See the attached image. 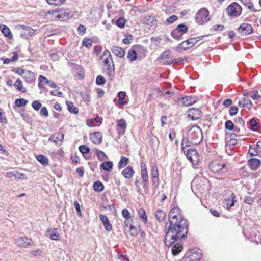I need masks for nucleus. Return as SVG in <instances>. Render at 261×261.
<instances>
[{
	"instance_id": "4468645a",
	"label": "nucleus",
	"mask_w": 261,
	"mask_h": 261,
	"mask_svg": "<svg viewBox=\"0 0 261 261\" xmlns=\"http://www.w3.org/2000/svg\"><path fill=\"white\" fill-rule=\"evenodd\" d=\"M117 126L118 134L120 135H123L126 128V121L123 119H121L117 121Z\"/></svg>"
},
{
	"instance_id": "de8ad7c7",
	"label": "nucleus",
	"mask_w": 261,
	"mask_h": 261,
	"mask_svg": "<svg viewBox=\"0 0 261 261\" xmlns=\"http://www.w3.org/2000/svg\"><path fill=\"white\" fill-rule=\"evenodd\" d=\"M15 103L18 107H23L26 105L27 100L23 98L17 99L15 100Z\"/></svg>"
},
{
	"instance_id": "0eeeda50",
	"label": "nucleus",
	"mask_w": 261,
	"mask_h": 261,
	"mask_svg": "<svg viewBox=\"0 0 261 261\" xmlns=\"http://www.w3.org/2000/svg\"><path fill=\"white\" fill-rule=\"evenodd\" d=\"M202 257V252L199 249H192L187 253L185 261H199Z\"/></svg>"
},
{
	"instance_id": "a19ab883",
	"label": "nucleus",
	"mask_w": 261,
	"mask_h": 261,
	"mask_svg": "<svg viewBox=\"0 0 261 261\" xmlns=\"http://www.w3.org/2000/svg\"><path fill=\"white\" fill-rule=\"evenodd\" d=\"M127 58L131 61H135L137 59V54H136V52L134 50H133V49L130 50L128 52Z\"/></svg>"
},
{
	"instance_id": "bf43d9fd",
	"label": "nucleus",
	"mask_w": 261,
	"mask_h": 261,
	"mask_svg": "<svg viewBox=\"0 0 261 261\" xmlns=\"http://www.w3.org/2000/svg\"><path fill=\"white\" fill-rule=\"evenodd\" d=\"M32 106L34 110L38 111L41 108L42 104L39 101L35 100L32 103Z\"/></svg>"
},
{
	"instance_id": "e433bc0d",
	"label": "nucleus",
	"mask_w": 261,
	"mask_h": 261,
	"mask_svg": "<svg viewBox=\"0 0 261 261\" xmlns=\"http://www.w3.org/2000/svg\"><path fill=\"white\" fill-rule=\"evenodd\" d=\"M93 187L94 190L97 192H101L104 189L103 185L101 182H100L99 181H96L93 184Z\"/></svg>"
},
{
	"instance_id": "6e6552de",
	"label": "nucleus",
	"mask_w": 261,
	"mask_h": 261,
	"mask_svg": "<svg viewBox=\"0 0 261 261\" xmlns=\"http://www.w3.org/2000/svg\"><path fill=\"white\" fill-rule=\"evenodd\" d=\"M198 40L196 38H190L187 40L181 42L179 45L176 48V51H181L190 49L194 46L197 42Z\"/></svg>"
},
{
	"instance_id": "49530a36",
	"label": "nucleus",
	"mask_w": 261,
	"mask_h": 261,
	"mask_svg": "<svg viewBox=\"0 0 261 261\" xmlns=\"http://www.w3.org/2000/svg\"><path fill=\"white\" fill-rule=\"evenodd\" d=\"M176 29L181 33L182 36L188 31V28L183 24L178 25Z\"/></svg>"
},
{
	"instance_id": "4d7b16f0",
	"label": "nucleus",
	"mask_w": 261,
	"mask_h": 261,
	"mask_svg": "<svg viewBox=\"0 0 261 261\" xmlns=\"http://www.w3.org/2000/svg\"><path fill=\"white\" fill-rule=\"evenodd\" d=\"M225 127L227 130H232L234 128V124L231 120H227L225 123Z\"/></svg>"
},
{
	"instance_id": "e2e57ef3",
	"label": "nucleus",
	"mask_w": 261,
	"mask_h": 261,
	"mask_svg": "<svg viewBox=\"0 0 261 261\" xmlns=\"http://www.w3.org/2000/svg\"><path fill=\"white\" fill-rule=\"evenodd\" d=\"M106 83L105 79L101 75H98L96 78V83L97 85H103Z\"/></svg>"
},
{
	"instance_id": "338daca9",
	"label": "nucleus",
	"mask_w": 261,
	"mask_h": 261,
	"mask_svg": "<svg viewBox=\"0 0 261 261\" xmlns=\"http://www.w3.org/2000/svg\"><path fill=\"white\" fill-rule=\"evenodd\" d=\"M30 254L34 256L41 255L42 254V251L39 249L32 250L30 252Z\"/></svg>"
},
{
	"instance_id": "ea45409f",
	"label": "nucleus",
	"mask_w": 261,
	"mask_h": 261,
	"mask_svg": "<svg viewBox=\"0 0 261 261\" xmlns=\"http://www.w3.org/2000/svg\"><path fill=\"white\" fill-rule=\"evenodd\" d=\"M139 216L141 219L146 223L147 221V217L144 209H140L138 212Z\"/></svg>"
},
{
	"instance_id": "c756f323",
	"label": "nucleus",
	"mask_w": 261,
	"mask_h": 261,
	"mask_svg": "<svg viewBox=\"0 0 261 261\" xmlns=\"http://www.w3.org/2000/svg\"><path fill=\"white\" fill-rule=\"evenodd\" d=\"M100 167L106 171H110L113 167V163L111 161H106L100 164Z\"/></svg>"
},
{
	"instance_id": "dca6fc26",
	"label": "nucleus",
	"mask_w": 261,
	"mask_h": 261,
	"mask_svg": "<svg viewBox=\"0 0 261 261\" xmlns=\"http://www.w3.org/2000/svg\"><path fill=\"white\" fill-rule=\"evenodd\" d=\"M90 138L94 143L99 144L101 143L102 135L100 132H94L90 135Z\"/></svg>"
},
{
	"instance_id": "37998d69",
	"label": "nucleus",
	"mask_w": 261,
	"mask_h": 261,
	"mask_svg": "<svg viewBox=\"0 0 261 261\" xmlns=\"http://www.w3.org/2000/svg\"><path fill=\"white\" fill-rule=\"evenodd\" d=\"M159 171L158 167L155 165H153L151 167V177L152 178L159 177Z\"/></svg>"
},
{
	"instance_id": "1a4fd4ad",
	"label": "nucleus",
	"mask_w": 261,
	"mask_h": 261,
	"mask_svg": "<svg viewBox=\"0 0 261 261\" xmlns=\"http://www.w3.org/2000/svg\"><path fill=\"white\" fill-rule=\"evenodd\" d=\"M186 155L193 165H197L199 161L197 151L195 149H188Z\"/></svg>"
},
{
	"instance_id": "774afa93",
	"label": "nucleus",
	"mask_w": 261,
	"mask_h": 261,
	"mask_svg": "<svg viewBox=\"0 0 261 261\" xmlns=\"http://www.w3.org/2000/svg\"><path fill=\"white\" fill-rule=\"evenodd\" d=\"M122 215L123 217L126 219L129 218L130 213L127 209H124L122 211Z\"/></svg>"
},
{
	"instance_id": "7ed1b4c3",
	"label": "nucleus",
	"mask_w": 261,
	"mask_h": 261,
	"mask_svg": "<svg viewBox=\"0 0 261 261\" xmlns=\"http://www.w3.org/2000/svg\"><path fill=\"white\" fill-rule=\"evenodd\" d=\"M100 58L103 59L104 64L107 66L109 76L113 75L114 72V64L110 52L108 50H105Z\"/></svg>"
},
{
	"instance_id": "09e8293b",
	"label": "nucleus",
	"mask_w": 261,
	"mask_h": 261,
	"mask_svg": "<svg viewBox=\"0 0 261 261\" xmlns=\"http://www.w3.org/2000/svg\"><path fill=\"white\" fill-rule=\"evenodd\" d=\"M241 2L247 7L249 9L253 8V4L251 0H240Z\"/></svg>"
},
{
	"instance_id": "864d4df0",
	"label": "nucleus",
	"mask_w": 261,
	"mask_h": 261,
	"mask_svg": "<svg viewBox=\"0 0 261 261\" xmlns=\"http://www.w3.org/2000/svg\"><path fill=\"white\" fill-rule=\"evenodd\" d=\"M95 154L101 161L104 160L107 158L106 154L103 152L98 150H96Z\"/></svg>"
},
{
	"instance_id": "7c9ffc66",
	"label": "nucleus",
	"mask_w": 261,
	"mask_h": 261,
	"mask_svg": "<svg viewBox=\"0 0 261 261\" xmlns=\"http://www.w3.org/2000/svg\"><path fill=\"white\" fill-rule=\"evenodd\" d=\"M0 28L1 29L2 32L4 35L5 36L8 37L9 38H12V35L11 33L9 28L8 27H7L5 25H3L2 26H1Z\"/></svg>"
},
{
	"instance_id": "9d476101",
	"label": "nucleus",
	"mask_w": 261,
	"mask_h": 261,
	"mask_svg": "<svg viewBox=\"0 0 261 261\" xmlns=\"http://www.w3.org/2000/svg\"><path fill=\"white\" fill-rule=\"evenodd\" d=\"M197 101V99L195 97L192 96H186L182 98L179 99L177 101V104L178 106H189L192 105Z\"/></svg>"
},
{
	"instance_id": "f3484780",
	"label": "nucleus",
	"mask_w": 261,
	"mask_h": 261,
	"mask_svg": "<svg viewBox=\"0 0 261 261\" xmlns=\"http://www.w3.org/2000/svg\"><path fill=\"white\" fill-rule=\"evenodd\" d=\"M63 139L64 135L61 133H56L50 138V139L54 142L57 145H61L62 144Z\"/></svg>"
},
{
	"instance_id": "6ab92c4d",
	"label": "nucleus",
	"mask_w": 261,
	"mask_h": 261,
	"mask_svg": "<svg viewBox=\"0 0 261 261\" xmlns=\"http://www.w3.org/2000/svg\"><path fill=\"white\" fill-rule=\"evenodd\" d=\"M34 34V30L30 27H25L21 33V36L24 38H28Z\"/></svg>"
},
{
	"instance_id": "b1692460",
	"label": "nucleus",
	"mask_w": 261,
	"mask_h": 261,
	"mask_svg": "<svg viewBox=\"0 0 261 261\" xmlns=\"http://www.w3.org/2000/svg\"><path fill=\"white\" fill-rule=\"evenodd\" d=\"M122 174L125 178H130L133 176L134 171L132 166H128L122 171Z\"/></svg>"
},
{
	"instance_id": "2f4dec72",
	"label": "nucleus",
	"mask_w": 261,
	"mask_h": 261,
	"mask_svg": "<svg viewBox=\"0 0 261 261\" xmlns=\"http://www.w3.org/2000/svg\"><path fill=\"white\" fill-rule=\"evenodd\" d=\"M14 86L19 91L25 92L26 91V89L23 87L22 81L20 80H17L15 82Z\"/></svg>"
},
{
	"instance_id": "603ef678",
	"label": "nucleus",
	"mask_w": 261,
	"mask_h": 261,
	"mask_svg": "<svg viewBox=\"0 0 261 261\" xmlns=\"http://www.w3.org/2000/svg\"><path fill=\"white\" fill-rule=\"evenodd\" d=\"M92 43L93 41L91 39L86 38H85L82 42L83 45L87 48L90 47L92 46Z\"/></svg>"
},
{
	"instance_id": "3c124183",
	"label": "nucleus",
	"mask_w": 261,
	"mask_h": 261,
	"mask_svg": "<svg viewBox=\"0 0 261 261\" xmlns=\"http://www.w3.org/2000/svg\"><path fill=\"white\" fill-rule=\"evenodd\" d=\"M231 199H228L226 200V204L227 206H229V207H232L234 205L235 196L233 193L231 194Z\"/></svg>"
},
{
	"instance_id": "f8f14e48",
	"label": "nucleus",
	"mask_w": 261,
	"mask_h": 261,
	"mask_svg": "<svg viewBox=\"0 0 261 261\" xmlns=\"http://www.w3.org/2000/svg\"><path fill=\"white\" fill-rule=\"evenodd\" d=\"M253 28L252 26L248 23H242L238 28V32L242 36H247L251 34Z\"/></svg>"
},
{
	"instance_id": "69168bd1",
	"label": "nucleus",
	"mask_w": 261,
	"mask_h": 261,
	"mask_svg": "<svg viewBox=\"0 0 261 261\" xmlns=\"http://www.w3.org/2000/svg\"><path fill=\"white\" fill-rule=\"evenodd\" d=\"M40 115L45 117H47L48 116V111L46 107H43L41 108L40 111Z\"/></svg>"
},
{
	"instance_id": "680f3d73",
	"label": "nucleus",
	"mask_w": 261,
	"mask_h": 261,
	"mask_svg": "<svg viewBox=\"0 0 261 261\" xmlns=\"http://www.w3.org/2000/svg\"><path fill=\"white\" fill-rule=\"evenodd\" d=\"M177 19V17L175 15H173L166 19V22L168 24H170L175 21Z\"/></svg>"
},
{
	"instance_id": "f704fd0d",
	"label": "nucleus",
	"mask_w": 261,
	"mask_h": 261,
	"mask_svg": "<svg viewBox=\"0 0 261 261\" xmlns=\"http://www.w3.org/2000/svg\"><path fill=\"white\" fill-rule=\"evenodd\" d=\"M36 159L43 165H47L48 164V158L43 155L40 154L36 156Z\"/></svg>"
},
{
	"instance_id": "13d9d810",
	"label": "nucleus",
	"mask_w": 261,
	"mask_h": 261,
	"mask_svg": "<svg viewBox=\"0 0 261 261\" xmlns=\"http://www.w3.org/2000/svg\"><path fill=\"white\" fill-rule=\"evenodd\" d=\"M79 150L82 154L88 153L90 152V149L86 145H81L79 147Z\"/></svg>"
},
{
	"instance_id": "423d86ee",
	"label": "nucleus",
	"mask_w": 261,
	"mask_h": 261,
	"mask_svg": "<svg viewBox=\"0 0 261 261\" xmlns=\"http://www.w3.org/2000/svg\"><path fill=\"white\" fill-rule=\"evenodd\" d=\"M226 11L229 16L237 17L241 15L242 8L237 3L234 2L227 7Z\"/></svg>"
},
{
	"instance_id": "8fccbe9b",
	"label": "nucleus",
	"mask_w": 261,
	"mask_h": 261,
	"mask_svg": "<svg viewBox=\"0 0 261 261\" xmlns=\"http://www.w3.org/2000/svg\"><path fill=\"white\" fill-rule=\"evenodd\" d=\"M126 20L123 17H120L116 21V25L119 28H123L125 26Z\"/></svg>"
},
{
	"instance_id": "052dcab7",
	"label": "nucleus",
	"mask_w": 261,
	"mask_h": 261,
	"mask_svg": "<svg viewBox=\"0 0 261 261\" xmlns=\"http://www.w3.org/2000/svg\"><path fill=\"white\" fill-rule=\"evenodd\" d=\"M244 201L248 204L251 205L253 203L254 198L249 196H246L244 197Z\"/></svg>"
},
{
	"instance_id": "f257e3e1",
	"label": "nucleus",
	"mask_w": 261,
	"mask_h": 261,
	"mask_svg": "<svg viewBox=\"0 0 261 261\" xmlns=\"http://www.w3.org/2000/svg\"><path fill=\"white\" fill-rule=\"evenodd\" d=\"M169 225L166 227L165 243L167 247H171L175 242H181L188 233L187 220L177 207L172 209L168 215Z\"/></svg>"
},
{
	"instance_id": "9b49d317",
	"label": "nucleus",
	"mask_w": 261,
	"mask_h": 261,
	"mask_svg": "<svg viewBox=\"0 0 261 261\" xmlns=\"http://www.w3.org/2000/svg\"><path fill=\"white\" fill-rule=\"evenodd\" d=\"M237 136L235 133H229L227 134L226 139L227 140L226 145V151L227 152V149L231 148V146L236 145L238 141L236 139L234 138Z\"/></svg>"
},
{
	"instance_id": "58836bf2",
	"label": "nucleus",
	"mask_w": 261,
	"mask_h": 261,
	"mask_svg": "<svg viewBox=\"0 0 261 261\" xmlns=\"http://www.w3.org/2000/svg\"><path fill=\"white\" fill-rule=\"evenodd\" d=\"M171 36L174 38H175V39L178 40H180L182 37L181 33H180L176 29H174L171 32Z\"/></svg>"
},
{
	"instance_id": "39448f33",
	"label": "nucleus",
	"mask_w": 261,
	"mask_h": 261,
	"mask_svg": "<svg viewBox=\"0 0 261 261\" xmlns=\"http://www.w3.org/2000/svg\"><path fill=\"white\" fill-rule=\"evenodd\" d=\"M195 19L196 22L200 25L207 22L210 20L208 10L205 8H201L196 13Z\"/></svg>"
},
{
	"instance_id": "a211bd4d",
	"label": "nucleus",
	"mask_w": 261,
	"mask_h": 261,
	"mask_svg": "<svg viewBox=\"0 0 261 261\" xmlns=\"http://www.w3.org/2000/svg\"><path fill=\"white\" fill-rule=\"evenodd\" d=\"M99 219L102 222L106 230L108 231H111L112 227L108 219V217L106 215H100Z\"/></svg>"
},
{
	"instance_id": "473e14b6",
	"label": "nucleus",
	"mask_w": 261,
	"mask_h": 261,
	"mask_svg": "<svg viewBox=\"0 0 261 261\" xmlns=\"http://www.w3.org/2000/svg\"><path fill=\"white\" fill-rule=\"evenodd\" d=\"M23 78L27 82H31L34 79V73L29 70H27L25 74L23 75Z\"/></svg>"
},
{
	"instance_id": "393cba45",
	"label": "nucleus",
	"mask_w": 261,
	"mask_h": 261,
	"mask_svg": "<svg viewBox=\"0 0 261 261\" xmlns=\"http://www.w3.org/2000/svg\"><path fill=\"white\" fill-rule=\"evenodd\" d=\"M111 51L114 54L120 58H122L125 55L124 50L119 47L114 46L112 48Z\"/></svg>"
},
{
	"instance_id": "c03bdc74",
	"label": "nucleus",
	"mask_w": 261,
	"mask_h": 261,
	"mask_svg": "<svg viewBox=\"0 0 261 261\" xmlns=\"http://www.w3.org/2000/svg\"><path fill=\"white\" fill-rule=\"evenodd\" d=\"M128 161V158L126 157L121 158L118 165L119 168H121L125 167L127 165Z\"/></svg>"
},
{
	"instance_id": "72a5a7b5",
	"label": "nucleus",
	"mask_w": 261,
	"mask_h": 261,
	"mask_svg": "<svg viewBox=\"0 0 261 261\" xmlns=\"http://www.w3.org/2000/svg\"><path fill=\"white\" fill-rule=\"evenodd\" d=\"M128 230L127 231L132 236H135L138 234L139 232V229L137 227L133 226L130 224L128 228Z\"/></svg>"
},
{
	"instance_id": "2eb2a0df",
	"label": "nucleus",
	"mask_w": 261,
	"mask_h": 261,
	"mask_svg": "<svg viewBox=\"0 0 261 261\" xmlns=\"http://www.w3.org/2000/svg\"><path fill=\"white\" fill-rule=\"evenodd\" d=\"M143 188L146 191L149 190V180L147 170H141Z\"/></svg>"
},
{
	"instance_id": "bb28decb",
	"label": "nucleus",
	"mask_w": 261,
	"mask_h": 261,
	"mask_svg": "<svg viewBox=\"0 0 261 261\" xmlns=\"http://www.w3.org/2000/svg\"><path fill=\"white\" fill-rule=\"evenodd\" d=\"M240 107H245L250 109L252 106L251 101L249 98H243L242 100L239 102Z\"/></svg>"
},
{
	"instance_id": "cd10ccee",
	"label": "nucleus",
	"mask_w": 261,
	"mask_h": 261,
	"mask_svg": "<svg viewBox=\"0 0 261 261\" xmlns=\"http://www.w3.org/2000/svg\"><path fill=\"white\" fill-rule=\"evenodd\" d=\"M66 105L67 106L68 110L73 114H77L79 112V109L74 106L73 103L70 101H66Z\"/></svg>"
},
{
	"instance_id": "ddd939ff",
	"label": "nucleus",
	"mask_w": 261,
	"mask_h": 261,
	"mask_svg": "<svg viewBox=\"0 0 261 261\" xmlns=\"http://www.w3.org/2000/svg\"><path fill=\"white\" fill-rule=\"evenodd\" d=\"M188 116L191 120L198 119L202 115L201 111L198 109H190L188 111Z\"/></svg>"
},
{
	"instance_id": "5fc2aeb1",
	"label": "nucleus",
	"mask_w": 261,
	"mask_h": 261,
	"mask_svg": "<svg viewBox=\"0 0 261 261\" xmlns=\"http://www.w3.org/2000/svg\"><path fill=\"white\" fill-rule=\"evenodd\" d=\"M50 232L51 233L50 235V238L52 240H59V235L58 234V232L56 230V229H54L53 232H51V231H50Z\"/></svg>"
},
{
	"instance_id": "4c0bfd02",
	"label": "nucleus",
	"mask_w": 261,
	"mask_h": 261,
	"mask_svg": "<svg viewBox=\"0 0 261 261\" xmlns=\"http://www.w3.org/2000/svg\"><path fill=\"white\" fill-rule=\"evenodd\" d=\"M66 0H46V2L51 5L60 6L62 5Z\"/></svg>"
},
{
	"instance_id": "a878e982",
	"label": "nucleus",
	"mask_w": 261,
	"mask_h": 261,
	"mask_svg": "<svg viewBox=\"0 0 261 261\" xmlns=\"http://www.w3.org/2000/svg\"><path fill=\"white\" fill-rule=\"evenodd\" d=\"M155 21L154 17L151 15L145 16L142 20L143 23L148 25H154L155 23Z\"/></svg>"
},
{
	"instance_id": "a18cd8bd",
	"label": "nucleus",
	"mask_w": 261,
	"mask_h": 261,
	"mask_svg": "<svg viewBox=\"0 0 261 261\" xmlns=\"http://www.w3.org/2000/svg\"><path fill=\"white\" fill-rule=\"evenodd\" d=\"M249 124L251 129L253 131H256L257 129V123L256 120L254 118L251 119L249 121Z\"/></svg>"
},
{
	"instance_id": "6e6d98bb",
	"label": "nucleus",
	"mask_w": 261,
	"mask_h": 261,
	"mask_svg": "<svg viewBox=\"0 0 261 261\" xmlns=\"http://www.w3.org/2000/svg\"><path fill=\"white\" fill-rule=\"evenodd\" d=\"M42 79L44 80L45 83L47 84L50 87L55 88L57 87V85L53 81H49L46 77L44 76H42L41 77Z\"/></svg>"
},
{
	"instance_id": "f03ea898",
	"label": "nucleus",
	"mask_w": 261,
	"mask_h": 261,
	"mask_svg": "<svg viewBox=\"0 0 261 261\" xmlns=\"http://www.w3.org/2000/svg\"><path fill=\"white\" fill-rule=\"evenodd\" d=\"M187 140L193 144H199L203 139L201 129L197 125L191 127L187 134Z\"/></svg>"
},
{
	"instance_id": "79ce46f5",
	"label": "nucleus",
	"mask_w": 261,
	"mask_h": 261,
	"mask_svg": "<svg viewBox=\"0 0 261 261\" xmlns=\"http://www.w3.org/2000/svg\"><path fill=\"white\" fill-rule=\"evenodd\" d=\"M171 54V53L170 51L166 50L161 54V56L159 57L158 59L162 61L163 60L169 59Z\"/></svg>"
},
{
	"instance_id": "0e129e2a",
	"label": "nucleus",
	"mask_w": 261,
	"mask_h": 261,
	"mask_svg": "<svg viewBox=\"0 0 261 261\" xmlns=\"http://www.w3.org/2000/svg\"><path fill=\"white\" fill-rule=\"evenodd\" d=\"M238 108L237 106H232L230 108L229 112L231 116H233L238 113Z\"/></svg>"
},
{
	"instance_id": "412c9836",
	"label": "nucleus",
	"mask_w": 261,
	"mask_h": 261,
	"mask_svg": "<svg viewBox=\"0 0 261 261\" xmlns=\"http://www.w3.org/2000/svg\"><path fill=\"white\" fill-rule=\"evenodd\" d=\"M174 244L172 245L173 247L172 248V253L173 255H176L179 254L182 250V247L180 242H175Z\"/></svg>"
},
{
	"instance_id": "c85d7f7f",
	"label": "nucleus",
	"mask_w": 261,
	"mask_h": 261,
	"mask_svg": "<svg viewBox=\"0 0 261 261\" xmlns=\"http://www.w3.org/2000/svg\"><path fill=\"white\" fill-rule=\"evenodd\" d=\"M45 15L47 17L50 19H59V14L58 11H48L46 13Z\"/></svg>"
},
{
	"instance_id": "4be33fe9",
	"label": "nucleus",
	"mask_w": 261,
	"mask_h": 261,
	"mask_svg": "<svg viewBox=\"0 0 261 261\" xmlns=\"http://www.w3.org/2000/svg\"><path fill=\"white\" fill-rule=\"evenodd\" d=\"M59 19L65 20L69 19L71 17L70 12L69 10H58Z\"/></svg>"
},
{
	"instance_id": "5701e85b",
	"label": "nucleus",
	"mask_w": 261,
	"mask_h": 261,
	"mask_svg": "<svg viewBox=\"0 0 261 261\" xmlns=\"http://www.w3.org/2000/svg\"><path fill=\"white\" fill-rule=\"evenodd\" d=\"M260 161L256 158H252L248 161L250 167L253 170H256L260 165Z\"/></svg>"
},
{
	"instance_id": "c9c22d12",
	"label": "nucleus",
	"mask_w": 261,
	"mask_h": 261,
	"mask_svg": "<svg viewBox=\"0 0 261 261\" xmlns=\"http://www.w3.org/2000/svg\"><path fill=\"white\" fill-rule=\"evenodd\" d=\"M155 217L159 221H163L166 217V214L163 211L160 210H158L155 213Z\"/></svg>"
},
{
	"instance_id": "20e7f679",
	"label": "nucleus",
	"mask_w": 261,
	"mask_h": 261,
	"mask_svg": "<svg viewBox=\"0 0 261 261\" xmlns=\"http://www.w3.org/2000/svg\"><path fill=\"white\" fill-rule=\"evenodd\" d=\"M210 169L214 173H223L227 172L228 169L227 164L221 163L219 161L214 160L210 164Z\"/></svg>"
},
{
	"instance_id": "aec40b11",
	"label": "nucleus",
	"mask_w": 261,
	"mask_h": 261,
	"mask_svg": "<svg viewBox=\"0 0 261 261\" xmlns=\"http://www.w3.org/2000/svg\"><path fill=\"white\" fill-rule=\"evenodd\" d=\"M16 242L18 246L23 247H26L31 244L30 240L27 237H20L16 239Z\"/></svg>"
}]
</instances>
